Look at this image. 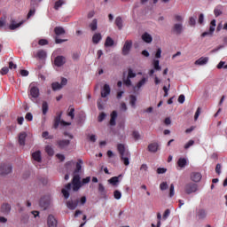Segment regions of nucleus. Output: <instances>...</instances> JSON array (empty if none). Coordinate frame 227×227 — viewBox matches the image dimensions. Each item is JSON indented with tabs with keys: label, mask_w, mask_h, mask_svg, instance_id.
I'll return each mask as SVG.
<instances>
[{
	"label": "nucleus",
	"mask_w": 227,
	"mask_h": 227,
	"mask_svg": "<svg viewBox=\"0 0 227 227\" xmlns=\"http://www.w3.org/2000/svg\"><path fill=\"white\" fill-rule=\"evenodd\" d=\"M114 45V40L110 36H107L105 42V47H113Z\"/></svg>",
	"instance_id": "33"
},
{
	"label": "nucleus",
	"mask_w": 227,
	"mask_h": 227,
	"mask_svg": "<svg viewBox=\"0 0 227 227\" xmlns=\"http://www.w3.org/2000/svg\"><path fill=\"white\" fill-rule=\"evenodd\" d=\"M194 140H189L184 146V150H189L191 146H193Z\"/></svg>",
	"instance_id": "47"
},
{
	"label": "nucleus",
	"mask_w": 227,
	"mask_h": 227,
	"mask_svg": "<svg viewBox=\"0 0 227 227\" xmlns=\"http://www.w3.org/2000/svg\"><path fill=\"white\" fill-rule=\"evenodd\" d=\"M45 152L50 157H52V155H54V149H52V146L51 145H46Z\"/></svg>",
	"instance_id": "40"
},
{
	"label": "nucleus",
	"mask_w": 227,
	"mask_h": 227,
	"mask_svg": "<svg viewBox=\"0 0 227 227\" xmlns=\"http://www.w3.org/2000/svg\"><path fill=\"white\" fill-rule=\"evenodd\" d=\"M32 159L35 160V162H42V152L36 151L33 153Z\"/></svg>",
	"instance_id": "21"
},
{
	"label": "nucleus",
	"mask_w": 227,
	"mask_h": 227,
	"mask_svg": "<svg viewBox=\"0 0 227 227\" xmlns=\"http://www.w3.org/2000/svg\"><path fill=\"white\" fill-rule=\"evenodd\" d=\"M142 40L145 42V43H152L153 38L148 33H144L142 35Z\"/></svg>",
	"instance_id": "25"
},
{
	"label": "nucleus",
	"mask_w": 227,
	"mask_h": 227,
	"mask_svg": "<svg viewBox=\"0 0 227 227\" xmlns=\"http://www.w3.org/2000/svg\"><path fill=\"white\" fill-rule=\"evenodd\" d=\"M82 164H83L82 160H78L75 165V168L73 172L74 176L79 175V173H81V170L82 169Z\"/></svg>",
	"instance_id": "15"
},
{
	"label": "nucleus",
	"mask_w": 227,
	"mask_h": 227,
	"mask_svg": "<svg viewBox=\"0 0 227 227\" xmlns=\"http://www.w3.org/2000/svg\"><path fill=\"white\" fill-rule=\"evenodd\" d=\"M21 24H23L22 21L20 23H15V20H12L9 26V29H11V31H13V30L17 29V27H20Z\"/></svg>",
	"instance_id": "28"
},
{
	"label": "nucleus",
	"mask_w": 227,
	"mask_h": 227,
	"mask_svg": "<svg viewBox=\"0 0 227 227\" xmlns=\"http://www.w3.org/2000/svg\"><path fill=\"white\" fill-rule=\"evenodd\" d=\"M168 185V182H162L160 184V191H167Z\"/></svg>",
	"instance_id": "50"
},
{
	"label": "nucleus",
	"mask_w": 227,
	"mask_h": 227,
	"mask_svg": "<svg viewBox=\"0 0 227 227\" xmlns=\"http://www.w3.org/2000/svg\"><path fill=\"white\" fill-rule=\"evenodd\" d=\"M116 118H118V112L113 111L111 114L110 125L111 127H114L116 125Z\"/></svg>",
	"instance_id": "20"
},
{
	"label": "nucleus",
	"mask_w": 227,
	"mask_h": 227,
	"mask_svg": "<svg viewBox=\"0 0 227 227\" xmlns=\"http://www.w3.org/2000/svg\"><path fill=\"white\" fill-rule=\"evenodd\" d=\"M136 77V73L132 70V68L128 69V78L129 79H134Z\"/></svg>",
	"instance_id": "43"
},
{
	"label": "nucleus",
	"mask_w": 227,
	"mask_h": 227,
	"mask_svg": "<svg viewBox=\"0 0 227 227\" xmlns=\"http://www.w3.org/2000/svg\"><path fill=\"white\" fill-rule=\"evenodd\" d=\"M86 196H82L80 200L79 199L76 200H70L66 202V205L69 210H75L77 207H79V204L83 206L86 205Z\"/></svg>",
	"instance_id": "3"
},
{
	"label": "nucleus",
	"mask_w": 227,
	"mask_h": 227,
	"mask_svg": "<svg viewBox=\"0 0 227 227\" xmlns=\"http://www.w3.org/2000/svg\"><path fill=\"white\" fill-rule=\"evenodd\" d=\"M90 180H91V177L90 176H87V177H85V178H83L82 180V184L84 185L86 184H90Z\"/></svg>",
	"instance_id": "58"
},
{
	"label": "nucleus",
	"mask_w": 227,
	"mask_h": 227,
	"mask_svg": "<svg viewBox=\"0 0 227 227\" xmlns=\"http://www.w3.org/2000/svg\"><path fill=\"white\" fill-rule=\"evenodd\" d=\"M82 187V183L81 182V176L74 175L73 176V179L71 183L66 184L65 188L62 189L61 192L65 198V200H68L70 198V189H73L74 192H77Z\"/></svg>",
	"instance_id": "1"
},
{
	"label": "nucleus",
	"mask_w": 227,
	"mask_h": 227,
	"mask_svg": "<svg viewBox=\"0 0 227 227\" xmlns=\"http://www.w3.org/2000/svg\"><path fill=\"white\" fill-rule=\"evenodd\" d=\"M202 178L201 173L200 172H192L191 174V180H192V182H200Z\"/></svg>",
	"instance_id": "19"
},
{
	"label": "nucleus",
	"mask_w": 227,
	"mask_h": 227,
	"mask_svg": "<svg viewBox=\"0 0 227 227\" xmlns=\"http://www.w3.org/2000/svg\"><path fill=\"white\" fill-rule=\"evenodd\" d=\"M111 94V87L109 84H105L103 87V90H101V97L102 98H106V97H108V95Z\"/></svg>",
	"instance_id": "14"
},
{
	"label": "nucleus",
	"mask_w": 227,
	"mask_h": 227,
	"mask_svg": "<svg viewBox=\"0 0 227 227\" xmlns=\"http://www.w3.org/2000/svg\"><path fill=\"white\" fill-rule=\"evenodd\" d=\"M56 114L57 115L55 116L54 121H53V129H58V127H59V124L62 127H68V126L72 125V122L61 121V116H63V112H59Z\"/></svg>",
	"instance_id": "4"
},
{
	"label": "nucleus",
	"mask_w": 227,
	"mask_h": 227,
	"mask_svg": "<svg viewBox=\"0 0 227 227\" xmlns=\"http://www.w3.org/2000/svg\"><path fill=\"white\" fill-rule=\"evenodd\" d=\"M136 102H137V98L134 95L129 96V105L131 107H136Z\"/></svg>",
	"instance_id": "37"
},
{
	"label": "nucleus",
	"mask_w": 227,
	"mask_h": 227,
	"mask_svg": "<svg viewBox=\"0 0 227 227\" xmlns=\"http://www.w3.org/2000/svg\"><path fill=\"white\" fill-rule=\"evenodd\" d=\"M10 70H17V64H14L13 61L9 62Z\"/></svg>",
	"instance_id": "56"
},
{
	"label": "nucleus",
	"mask_w": 227,
	"mask_h": 227,
	"mask_svg": "<svg viewBox=\"0 0 227 227\" xmlns=\"http://www.w3.org/2000/svg\"><path fill=\"white\" fill-rule=\"evenodd\" d=\"M214 31H215V20L211 21L209 30L201 34L202 38H205V36H212Z\"/></svg>",
	"instance_id": "9"
},
{
	"label": "nucleus",
	"mask_w": 227,
	"mask_h": 227,
	"mask_svg": "<svg viewBox=\"0 0 227 227\" xmlns=\"http://www.w3.org/2000/svg\"><path fill=\"white\" fill-rule=\"evenodd\" d=\"M159 146H160L159 143L153 142L148 145L147 150L151 153H157V152H159V149H160Z\"/></svg>",
	"instance_id": "11"
},
{
	"label": "nucleus",
	"mask_w": 227,
	"mask_h": 227,
	"mask_svg": "<svg viewBox=\"0 0 227 227\" xmlns=\"http://www.w3.org/2000/svg\"><path fill=\"white\" fill-rule=\"evenodd\" d=\"M169 198H173L175 196V184H171L169 187Z\"/></svg>",
	"instance_id": "46"
},
{
	"label": "nucleus",
	"mask_w": 227,
	"mask_h": 227,
	"mask_svg": "<svg viewBox=\"0 0 227 227\" xmlns=\"http://www.w3.org/2000/svg\"><path fill=\"white\" fill-rule=\"evenodd\" d=\"M100 40H102V35H100V33L94 34V35L92 36L93 43L97 44L100 42Z\"/></svg>",
	"instance_id": "32"
},
{
	"label": "nucleus",
	"mask_w": 227,
	"mask_h": 227,
	"mask_svg": "<svg viewBox=\"0 0 227 227\" xmlns=\"http://www.w3.org/2000/svg\"><path fill=\"white\" fill-rule=\"evenodd\" d=\"M146 81H147L146 78H142L141 81L137 82V88H138L139 90V88L145 86V84H146Z\"/></svg>",
	"instance_id": "44"
},
{
	"label": "nucleus",
	"mask_w": 227,
	"mask_h": 227,
	"mask_svg": "<svg viewBox=\"0 0 227 227\" xmlns=\"http://www.w3.org/2000/svg\"><path fill=\"white\" fill-rule=\"evenodd\" d=\"M51 88H52L53 91H58V90H61V88H63V86L59 82H53V83H51Z\"/></svg>",
	"instance_id": "41"
},
{
	"label": "nucleus",
	"mask_w": 227,
	"mask_h": 227,
	"mask_svg": "<svg viewBox=\"0 0 227 227\" xmlns=\"http://www.w3.org/2000/svg\"><path fill=\"white\" fill-rule=\"evenodd\" d=\"M57 159H59V160H60V162H63L65 160V155L58 153L56 154Z\"/></svg>",
	"instance_id": "64"
},
{
	"label": "nucleus",
	"mask_w": 227,
	"mask_h": 227,
	"mask_svg": "<svg viewBox=\"0 0 227 227\" xmlns=\"http://www.w3.org/2000/svg\"><path fill=\"white\" fill-rule=\"evenodd\" d=\"M54 33L56 35L55 43H63V42H67V39H59L58 36H61V35H65L66 31L63 27H55Z\"/></svg>",
	"instance_id": "5"
},
{
	"label": "nucleus",
	"mask_w": 227,
	"mask_h": 227,
	"mask_svg": "<svg viewBox=\"0 0 227 227\" xmlns=\"http://www.w3.org/2000/svg\"><path fill=\"white\" fill-rule=\"evenodd\" d=\"M74 166H75V162H74V160L66 162L65 168H66L67 173H70L74 169Z\"/></svg>",
	"instance_id": "27"
},
{
	"label": "nucleus",
	"mask_w": 227,
	"mask_h": 227,
	"mask_svg": "<svg viewBox=\"0 0 227 227\" xmlns=\"http://www.w3.org/2000/svg\"><path fill=\"white\" fill-rule=\"evenodd\" d=\"M189 25L192 26V27L196 26V18L190 17V19H189Z\"/></svg>",
	"instance_id": "52"
},
{
	"label": "nucleus",
	"mask_w": 227,
	"mask_h": 227,
	"mask_svg": "<svg viewBox=\"0 0 227 227\" xmlns=\"http://www.w3.org/2000/svg\"><path fill=\"white\" fill-rule=\"evenodd\" d=\"M114 198L115 200H121V192L118 191V190H115L114 192Z\"/></svg>",
	"instance_id": "45"
},
{
	"label": "nucleus",
	"mask_w": 227,
	"mask_h": 227,
	"mask_svg": "<svg viewBox=\"0 0 227 227\" xmlns=\"http://www.w3.org/2000/svg\"><path fill=\"white\" fill-rule=\"evenodd\" d=\"M30 95L33 98H38V97H40V90L38 89V87H31Z\"/></svg>",
	"instance_id": "17"
},
{
	"label": "nucleus",
	"mask_w": 227,
	"mask_h": 227,
	"mask_svg": "<svg viewBox=\"0 0 227 227\" xmlns=\"http://www.w3.org/2000/svg\"><path fill=\"white\" fill-rule=\"evenodd\" d=\"M58 145L59 148H65V146H68V145H70V140H59Z\"/></svg>",
	"instance_id": "36"
},
{
	"label": "nucleus",
	"mask_w": 227,
	"mask_h": 227,
	"mask_svg": "<svg viewBox=\"0 0 227 227\" xmlns=\"http://www.w3.org/2000/svg\"><path fill=\"white\" fill-rule=\"evenodd\" d=\"M177 166L179 168H184L185 166H187V159L179 158L178 160H177Z\"/></svg>",
	"instance_id": "31"
},
{
	"label": "nucleus",
	"mask_w": 227,
	"mask_h": 227,
	"mask_svg": "<svg viewBox=\"0 0 227 227\" xmlns=\"http://www.w3.org/2000/svg\"><path fill=\"white\" fill-rule=\"evenodd\" d=\"M197 217L199 219H205L207 217V211L205 209H199L197 212Z\"/></svg>",
	"instance_id": "30"
},
{
	"label": "nucleus",
	"mask_w": 227,
	"mask_h": 227,
	"mask_svg": "<svg viewBox=\"0 0 227 227\" xmlns=\"http://www.w3.org/2000/svg\"><path fill=\"white\" fill-rule=\"evenodd\" d=\"M167 169L164 168H157V173L158 175H164V173H166Z\"/></svg>",
	"instance_id": "61"
},
{
	"label": "nucleus",
	"mask_w": 227,
	"mask_h": 227,
	"mask_svg": "<svg viewBox=\"0 0 227 227\" xmlns=\"http://www.w3.org/2000/svg\"><path fill=\"white\" fill-rule=\"evenodd\" d=\"M98 191L99 194L103 196V198H106L107 192L106 191V187L104 186V184H102V183L98 184Z\"/></svg>",
	"instance_id": "24"
},
{
	"label": "nucleus",
	"mask_w": 227,
	"mask_h": 227,
	"mask_svg": "<svg viewBox=\"0 0 227 227\" xmlns=\"http://www.w3.org/2000/svg\"><path fill=\"white\" fill-rule=\"evenodd\" d=\"M115 26L118 27L120 31L123 29V20L121 19V17L118 16L115 19Z\"/></svg>",
	"instance_id": "26"
},
{
	"label": "nucleus",
	"mask_w": 227,
	"mask_h": 227,
	"mask_svg": "<svg viewBox=\"0 0 227 227\" xmlns=\"http://www.w3.org/2000/svg\"><path fill=\"white\" fill-rule=\"evenodd\" d=\"M13 168L11 164H1L0 165V175H10Z\"/></svg>",
	"instance_id": "7"
},
{
	"label": "nucleus",
	"mask_w": 227,
	"mask_h": 227,
	"mask_svg": "<svg viewBox=\"0 0 227 227\" xmlns=\"http://www.w3.org/2000/svg\"><path fill=\"white\" fill-rule=\"evenodd\" d=\"M89 27H90L91 31H97L98 29V20L97 19H94L92 22L89 25Z\"/></svg>",
	"instance_id": "38"
},
{
	"label": "nucleus",
	"mask_w": 227,
	"mask_h": 227,
	"mask_svg": "<svg viewBox=\"0 0 227 227\" xmlns=\"http://www.w3.org/2000/svg\"><path fill=\"white\" fill-rule=\"evenodd\" d=\"M47 224L49 227H58V220H56L54 215H50L47 219Z\"/></svg>",
	"instance_id": "13"
},
{
	"label": "nucleus",
	"mask_w": 227,
	"mask_h": 227,
	"mask_svg": "<svg viewBox=\"0 0 227 227\" xmlns=\"http://www.w3.org/2000/svg\"><path fill=\"white\" fill-rule=\"evenodd\" d=\"M38 44L39 45H49V41H47L46 39H41L38 41Z\"/></svg>",
	"instance_id": "60"
},
{
	"label": "nucleus",
	"mask_w": 227,
	"mask_h": 227,
	"mask_svg": "<svg viewBox=\"0 0 227 227\" xmlns=\"http://www.w3.org/2000/svg\"><path fill=\"white\" fill-rule=\"evenodd\" d=\"M63 4H64L63 0H59L55 2L54 10H59L63 6Z\"/></svg>",
	"instance_id": "42"
},
{
	"label": "nucleus",
	"mask_w": 227,
	"mask_h": 227,
	"mask_svg": "<svg viewBox=\"0 0 227 227\" xmlns=\"http://www.w3.org/2000/svg\"><path fill=\"white\" fill-rule=\"evenodd\" d=\"M67 116H69L71 120H74V118H75V108L70 106L69 112L67 113Z\"/></svg>",
	"instance_id": "39"
},
{
	"label": "nucleus",
	"mask_w": 227,
	"mask_h": 227,
	"mask_svg": "<svg viewBox=\"0 0 227 227\" xmlns=\"http://www.w3.org/2000/svg\"><path fill=\"white\" fill-rule=\"evenodd\" d=\"M172 31L176 35H182V31H184V26L182 25V23H176L172 27Z\"/></svg>",
	"instance_id": "12"
},
{
	"label": "nucleus",
	"mask_w": 227,
	"mask_h": 227,
	"mask_svg": "<svg viewBox=\"0 0 227 227\" xmlns=\"http://www.w3.org/2000/svg\"><path fill=\"white\" fill-rule=\"evenodd\" d=\"M153 67H154V70H161V67L159 65V60H154L153 61Z\"/></svg>",
	"instance_id": "57"
},
{
	"label": "nucleus",
	"mask_w": 227,
	"mask_h": 227,
	"mask_svg": "<svg viewBox=\"0 0 227 227\" xmlns=\"http://www.w3.org/2000/svg\"><path fill=\"white\" fill-rule=\"evenodd\" d=\"M10 72V67H4L0 70L1 75H6Z\"/></svg>",
	"instance_id": "51"
},
{
	"label": "nucleus",
	"mask_w": 227,
	"mask_h": 227,
	"mask_svg": "<svg viewBox=\"0 0 227 227\" xmlns=\"http://www.w3.org/2000/svg\"><path fill=\"white\" fill-rule=\"evenodd\" d=\"M132 136H133L135 141H137V140L141 139V135L139 134L138 131L134 130L132 132Z\"/></svg>",
	"instance_id": "48"
},
{
	"label": "nucleus",
	"mask_w": 227,
	"mask_h": 227,
	"mask_svg": "<svg viewBox=\"0 0 227 227\" xmlns=\"http://www.w3.org/2000/svg\"><path fill=\"white\" fill-rule=\"evenodd\" d=\"M208 63V57H200L199 59L195 61V65H207Z\"/></svg>",
	"instance_id": "23"
},
{
	"label": "nucleus",
	"mask_w": 227,
	"mask_h": 227,
	"mask_svg": "<svg viewBox=\"0 0 227 227\" xmlns=\"http://www.w3.org/2000/svg\"><path fill=\"white\" fill-rule=\"evenodd\" d=\"M200 114H201V107L197 108V111H196L195 115H194L195 121H196V120H198V118H200Z\"/></svg>",
	"instance_id": "54"
},
{
	"label": "nucleus",
	"mask_w": 227,
	"mask_h": 227,
	"mask_svg": "<svg viewBox=\"0 0 227 227\" xmlns=\"http://www.w3.org/2000/svg\"><path fill=\"white\" fill-rule=\"evenodd\" d=\"M49 197H43L40 199L39 205L42 207V208H44V210L47 208V207H49Z\"/></svg>",
	"instance_id": "16"
},
{
	"label": "nucleus",
	"mask_w": 227,
	"mask_h": 227,
	"mask_svg": "<svg viewBox=\"0 0 227 227\" xmlns=\"http://www.w3.org/2000/svg\"><path fill=\"white\" fill-rule=\"evenodd\" d=\"M11 210H12V206H10V204H4V205L1 207V212H2L3 214L7 215Z\"/></svg>",
	"instance_id": "29"
},
{
	"label": "nucleus",
	"mask_w": 227,
	"mask_h": 227,
	"mask_svg": "<svg viewBox=\"0 0 227 227\" xmlns=\"http://www.w3.org/2000/svg\"><path fill=\"white\" fill-rule=\"evenodd\" d=\"M123 83L125 84V86H128V87L132 86V81H130V78H129L128 76L126 79L125 78L123 79Z\"/></svg>",
	"instance_id": "49"
},
{
	"label": "nucleus",
	"mask_w": 227,
	"mask_h": 227,
	"mask_svg": "<svg viewBox=\"0 0 227 227\" xmlns=\"http://www.w3.org/2000/svg\"><path fill=\"white\" fill-rule=\"evenodd\" d=\"M35 58H38V59H45V58H47V51L44 50H39L35 55Z\"/></svg>",
	"instance_id": "22"
},
{
	"label": "nucleus",
	"mask_w": 227,
	"mask_h": 227,
	"mask_svg": "<svg viewBox=\"0 0 227 227\" xmlns=\"http://www.w3.org/2000/svg\"><path fill=\"white\" fill-rule=\"evenodd\" d=\"M198 191V184L194 183H189L184 186V192L186 194H192Z\"/></svg>",
	"instance_id": "6"
},
{
	"label": "nucleus",
	"mask_w": 227,
	"mask_h": 227,
	"mask_svg": "<svg viewBox=\"0 0 227 227\" xmlns=\"http://www.w3.org/2000/svg\"><path fill=\"white\" fill-rule=\"evenodd\" d=\"M221 168H222V166H221L220 163L216 164V167H215V173H216L217 175H221Z\"/></svg>",
	"instance_id": "63"
},
{
	"label": "nucleus",
	"mask_w": 227,
	"mask_h": 227,
	"mask_svg": "<svg viewBox=\"0 0 227 227\" xmlns=\"http://www.w3.org/2000/svg\"><path fill=\"white\" fill-rule=\"evenodd\" d=\"M177 101L179 102V104H184V102H185V96H184V94H181V95L178 97Z\"/></svg>",
	"instance_id": "59"
},
{
	"label": "nucleus",
	"mask_w": 227,
	"mask_h": 227,
	"mask_svg": "<svg viewBox=\"0 0 227 227\" xmlns=\"http://www.w3.org/2000/svg\"><path fill=\"white\" fill-rule=\"evenodd\" d=\"M98 121H104L106 120V113H101L98 117Z\"/></svg>",
	"instance_id": "62"
},
{
	"label": "nucleus",
	"mask_w": 227,
	"mask_h": 227,
	"mask_svg": "<svg viewBox=\"0 0 227 227\" xmlns=\"http://www.w3.org/2000/svg\"><path fill=\"white\" fill-rule=\"evenodd\" d=\"M25 119L27 120V121H33V114L27 113V114L25 115Z\"/></svg>",
	"instance_id": "53"
},
{
	"label": "nucleus",
	"mask_w": 227,
	"mask_h": 227,
	"mask_svg": "<svg viewBox=\"0 0 227 227\" xmlns=\"http://www.w3.org/2000/svg\"><path fill=\"white\" fill-rule=\"evenodd\" d=\"M132 49V41H126L122 47V55L129 56L130 50Z\"/></svg>",
	"instance_id": "8"
},
{
	"label": "nucleus",
	"mask_w": 227,
	"mask_h": 227,
	"mask_svg": "<svg viewBox=\"0 0 227 227\" xmlns=\"http://www.w3.org/2000/svg\"><path fill=\"white\" fill-rule=\"evenodd\" d=\"M67 63V59L63 56H57L54 59L55 67H63Z\"/></svg>",
	"instance_id": "10"
},
{
	"label": "nucleus",
	"mask_w": 227,
	"mask_h": 227,
	"mask_svg": "<svg viewBox=\"0 0 227 227\" xmlns=\"http://www.w3.org/2000/svg\"><path fill=\"white\" fill-rule=\"evenodd\" d=\"M26 137H27V134L26 132H21L19 134V144L20 146H24L26 145Z\"/></svg>",
	"instance_id": "18"
},
{
	"label": "nucleus",
	"mask_w": 227,
	"mask_h": 227,
	"mask_svg": "<svg viewBox=\"0 0 227 227\" xmlns=\"http://www.w3.org/2000/svg\"><path fill=\"white\" fill-rule=\"evenodd\" d=\"M120 176H121V175H120L119 176L111 177L108 180L109 184H111L112 185H116V184H118V182H120Z\"/></svg>",
	"instance_id": "35"
},
{
	"label": "nucleus",
	"mask_w": 227,
	"mask_h": 227,
	"mask_svg": "<svg viewBox=\"0 0 227 227\" xmlns=\"http://www.w3.org/2000/svg\"><path fill=\"white\" fill-rule=\"evenodd\" d=\"M117 150L121 155V160L125 166H129V164H130V161L129 160V158L130 157V153L125 150V145L123 144H118Z\"/></svg>",
	"instance_id": "2"
},
{
	"label": "nucleus",
	"mask_w": 227,
	"mask_h": 227,
	"mask_svg": "<svg viewBox=\"0 0 227 227\" xmlns=\"http://www.w3.org/2000/svg\"><path fill=\"white\" fill-rule=\"evenodd\" d=\"M42 111H43V114L44 116H45V114H47V113H49V104L47 103V101L43 102Z\"/></svg>",
	"instance_id": "34"
},
{
	"label": "nucleus",
	"mask_w": 227,
	"mask_h": 227,
	"mask_svg": "<svg viewBox=\"0 0 227 227\" xmlns=\"http://www.w3.org/2000/svg\"><path fill=\"white\" fill-rule=\"evenodd\" d=\"M170 214H171V210L166 209L163 214V219L164 220L168 219L169 217Z\"/></svg>",
	"instance_id": "55"
}]
</instances>
